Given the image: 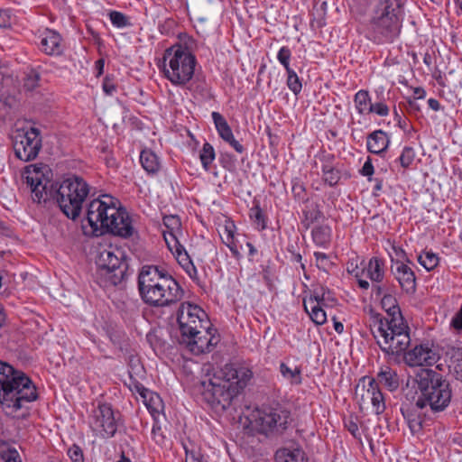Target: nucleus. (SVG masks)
<instances>
[{
  "instance_id": "nucleus-7",
  "label": "nucleus",
  "mask_w": 462,
  "mask_h": 462,
  "mask_svg": "<svg viewBox=\"0 0 462 462\" xmlns=\"http://www.w3.org/2000/svg\"><path fill=\"white\" fill-rule=\"evenodd\" d=\"M405 0H379L366 24L365 37L375 43L393 42L401 31Z\"/></svg>"
},
{
  "instance_id": "nucleus-62",
  "label": "nucleus",
  "mask_w": 462,
  "mask_h": 462,
  "mask_svg": "<svg viewBox=\"0 0 462 462\" xmlns=\"http://www.w3.org/2000/svg\"><path fill=\"white\" fill-rule=\"evenodd\" d=\"M394 115H395V116H399L398 112H397L396 109H394Z\"/></svg>"
},
{
  "instance_id": "nucleus-30",
  "label": "nucleus",
  "mask_w": 462,
  "mask_h": 462,
  "mask_svg": "<svg viewBox=\"0 0 462 462\" xmlns=\"http://www.w3.org/2000/svg\"><path fill=\"white\" fill-rule=\"evenodd\" d=\"M306 299H315V302H319V305L324 308L333 307L337 300L334 294L323 287L315 288L312 293Z\"/></svg>"
},
{
  "instance_id": "nucleus-47",
  "label": "nucleus",
  "mask_w": 462,
  "mask_h": 462,
  "mask_svg": "<svg viewBox=\"0 0 462 462\" xmlns=\"http://www.w3.org/2000/svg\"><path fill=\"white\" fill-rule=\"evenodd\" d=\"M314 256L317 266L319 269L327 270L329 267L330 262L328 260V255L325 253L316 252L314 253Z\"/></svg>"
},
{
  "instance_id": "nucleus-41",
  "label": "nucleus",
  "mask_w": 462,
  "mask_h": 462,
  "mask_svg": "<svg viewBox=\"0 0 462 462\" xmlns=\"http://www.w3.org/2000/svg\"><path fill=\"white\" fill-rule=\"evenodd\" d=\"M0 457L4 462H22L18 451L5 445L0 446Z\"/></svg>"
},
{
  "instance_id": "nucleus-56",
  "label": "nucleus",
  "mask_w": 462,
  "mask_h": 462,
  "mask_svg": "<svg viewBox=\"0 0 462 462\" xmlns=\"http://www.w3.org/2000/svg\"><path fill=\"white\" fill-rule=\"evenodd\" d=\"M105 61L103 59H99L95 62V68L97 71V76H100L104 71Z\"/></svg>"
},
{
  "instance_id": "nucleus-45",
  "label": "nucleus",
  "mask_w": 462,
  "mask_h": 462,
  "mask_svg": "<svg viewBox=\"0 0 462 462\" xmlns=\"http://www.w3.org/2000/svg\"><path fill=\"white\" fill-rule=\"evenodd\" d=\"M67 454L72 462H85L83 450L76 444L68 449Z\"/></svg>"
},
{
  "instance_id": "nucleus-16",
  "label": "nucleus",
  "mask_w": 462,
  "mask_h": 462,
  "mask_svg": "<svg viewBox=\"0 0 462 462\" xmlns=\"http://www.w3.org/2000/svg\"><path fill=\"white\" fill-rule=\"evenodd\" d=\"M51 170L42 163L25 167L23 178L30 188L33 201L41 202L47 197V183L50 181Z\"/></svg>"
},
{
  "instance_id": "nucleus-42",
  "label": "nucleus",
  "mask_w": 462,
  "mask_h": 462,
  "mask_svg": "<svg viewBox=\"0 0 462 462\" xmlns=\"http://www.w3.org/2000/svg\"><path fill=\"white\" fill-rule=\"evenodd\" d=\"M111 23L117 28H124L130 25L127 16L118 11H111L109 13Z\"/></svg>"
},
{
  "instance_id": "nucleus-11",
  "label": "nucleus",
  "mask_w": 462,
  "mask_h": 462,
  "mask_svg": "<svg viewBox=\"0 0 462 462\" xmlns=\"http://www.w3.org/2000/svg\"><path fill=\"white\" fill-rule=\"evenodd\" d=\"M252 430L264 435L282 433L290 424L291 411L281 406L257 408L248 415Z\"/></svg>"
},
{
  "instance_id": "nucleus-54",
  "label": "nucleus",
  "mask_w": 462,
  "mask_h": 462,
  "mask_svg": "<svg viewBox=\"0 0 462 462\" xmlns=\"http://www.w3.org/2000/svg\"><path fill=\"white\" fill-rule=\"evenodd\" d=\"M348 431L353 435V436H356V434L358 433L359 431V429H358V426L356 422L350 420L347 424H346Z\"/></svg>"
},
{
  "instance_id": "nucleus-46",
  "label": "nucleus",
  "mask_w": 462,
  "mask_h": 462,
  "mask_svg": "<svg viewBox=\"0 0 462 462\" xmlns=\"http://www.w3.org/2000/svg\"><path fill=\"white\" fill-rule=\"evenodd\" d=\"M360 174L367 177V180L369 181L372 180V176L374 173V168L372 162V159L370 157H367L366 161L365 162L362 169L359 171Z\"/></svg>"
},
{
  "instance_id": "nucleus-4",
  "label": "nucleus",
  "mask_w": 462,
  "mask_h": 462,
  "mask_svg": "<svg viewBox=\"0 0 462 462\" xmlns=\"http://www.w3.org/2000/svg\"><path fill=\"white\" fill-rule=\"evenodd\" d=\"M142 300L152 307H166L180 300L182 291L175 279L157 266H143L138 275Z\"/></svg>"
},
{
  "instance_id": "nucleus-3",
  "label": "nucleus",
  "mask_w": 462,
  "mask_h": 462,
  "mask_svg": "<svg viewBox=\"0 0 462 462\" xmlns=\"http://www.w3.org/2000/svg\"><path fill=\"white\" fill-rule=\"evenodd\" d=\"M38 393L32 381L22 371L0 361V406L13 418L29 414L28 404L36 401Z\"/></svg>"
},
{
  "instance_id": "nucleus-9",
  "label": "nucleus",
  "mask_w": 462,
  "mask_h": 462,
  "mask_svg": "<svg viewBox=\"0 0 462 462\" xmlns=\"http://www.w3.org/2000/svg\"><path fill=\"white\" fill-rule=\"evenodd\" d=\"M89 193V186L81 177L72 175L63 179L56 192V200L62 212L72 219L80 214L82 204Z\"/></svg>"
},
{
  "instance_id": "nucleus-25",
  "label": "nucleus",
  "mask_w": 462,
  "mask_h": 462,
  "mask_svg": "<svg viewBox=\"0 0 462 462\" xmlns=\"http://www.w3.org/2000/svg\"><path fill=\"white\" fill-rule=\"evenodd\" d=\"M304 310L316 325H323L327 321V314L324 307L315 302V299H303Z\"/></svg>"
},
{
  "instance_id": "nucleus-2",
  "label": "nucleus",
  "mask_w": 462,
  "mask_h": 462,
  "mask_svg": "<svg viewBox=\"0 0 462 462\" xmlns=\"http://www.w3.org/2000/svg\"><path fill=\"white\" fill-rule=\"evenodd\" d=\"M86 219L90 227L86 234L99 236L108 232L127 238L135 232L129 213L117 199L110 195H102L91 200L87 208Z\"/></svg>"
},
{
  "instance_id": "nucleus-28",
  "label": "nucleus",
  "mask_w": 462,
  "mask_h": 462,
  "mask_svg": "<svg viewBox=\"0 0 462 462\" xmlns=\"http://www.w3.org/2000/svg\"><path fill=\"white\" fill-rule=\"evenodd\" d=\"M366 276L375 282H381L385 273V263L383 259L372 257L366 267Z\"/></svg>"
},
{
  "instance_id": "nucleus-50",
  "label": "nucleus",
  "mask_w": 462,
  "mask_h": 462,
  "mask_svg": "<svg viewBox=\"0 0 462 462\" xmlns=\"http://www.w3.org/2000/svg\"><path fill=\"white\" fill-rule=\"evenodd\" d=\"M39 82V76L34 74L32 76H29L25 81H24V88H26L28 90L34 89Z\"/></svg>"
},
{
  "instance_id": "nucleus-58",
  "label": "nucleus",
  "mask_w": 462,
  "mask_h": 462,
  "mask_svg": "<svg viewBox=\"0 0 462 462\" xmlns=\"http://www.w3.org/2000/svg\"><path fill=\"white\" fill-rule=\"evenodd\" d=\"M333 323H334L333 325H334L335 330L338 334L343 333V331H344V325L340 321L337 320L335 318H333Z\"/></svg>"
},
{
  "instance_id": "nucleus-60",
  "label": "nucleus",
  "mask_w": 462,
  "mask_h": 462,
  "mask_svg": "<svg viewBox=\"0 0 462 462\" xmlns=\"http://www.w3.org/2000/svg\"><path fill=\"white\" fill-rule=\"evenodd\" d=\"M376 184L374 186V189L381 190L383 186V181L381 180H375Z\"/></svg>"
},
{
  "instance_id": "nucleus-13",
  "label": "nucleus",
  "mask_w": 462,
  "mask_h": 462,
  "mask_svg": "<svg viewBox=\"0 0 462 462\" xmlns=\"http://www.w3.org/2000/svg\"><path fill=\"white\" fill-rule=\"evenodd\" d=\"M120 412L106 402H97L88 415V426L94 436L100 439H110L117 431Z\"/></svg>"
},
{
  "instance_id": "nucleus-1",
  "label": "nucleus",
  "mask_w": 462,
  "mask_h": 462,
  "mask_svg": "<svg viewBox=\"0 0 462 462\" xmlns=\"http://www.w3.org/2000/svg\"><path fill=\"white\" fill-rule=\"evenodd\" d=\"M385 315L372 314L370 330L381 349L388 355L402 353L411 343L409 327L403 319L396 298L392 294L381 300Z\"/></svg>"
},
{
  "instance_id": "nucleus-38",
  "label": "nucleus",
  "mask_w": 462,
  "mask_h": 462,
  "mask_svg": "<svg viewBox=\"0 0 462 462\" xmlns=\"http://www.w3.org/2000/svg\"><path fill=\"white\" fill-rule=\"evenodd\" d=\"M249 217L259 230L266 228V217L259 205H255L250 209Z\"/></svg>"
},
{
  "instance_id": "nucleus-37",
  "label": "nucleus",
  "mask_w": 462,
  "mask_h": 462,
  "mask_svg": "<svg viewBox=\"0 0 462 462\" xmlns=\"http://www.w3.org/2000/svg\"><path fill=\"white\" fill-rule=\"evenodd\" d=\"M322 179L329 186H335L340 180V172L331 164L322 166Z\"/></svg>"
},
{
  "instance_id": "nucleus-35",
  "label": "nucleus",
  "mask_w": 462,
  "mask_h": 462,
  "mask_svg": "<svg viewBox=\"0 0 462 462\" xmlns=\"http://www.w3.org/2000/svg\"><path fill=\"white\" fill-rule=\"evenodd\" d=\"M216 159L214 147L209 143H205L199 152V160L203 169L209 171Z\"/></svg>"
},
{
  "instance_id": "nucleus-57",
  "label": "nucleus",
  "mask_w": 462,
  "mask_h": 462,
  "mask_svg": "<svg viewBox=\"0 0 462 462\" xmlns=\"http://www.w3.org/2000/svg\"><path fill=\"white\" fill-rule=\"evenodd\" d=\"M428 105H429V106H430L432 110H434V111H439V110L440 109V104H439V102L437 99H435V98H430V99L428 100Z\"/></svg>"
},
{
  "instance_id": "nucleus-10",
  "label": "nucleus",
  "mask_w": 462,
  "mask_h": 462,
  "mask_svg": "<svg viewBox=\"0 0 462 462\" xmlns=\"http://www.w3.org/2000/svg\"><path fill=\"white\" fill-rule=\"evenodd\" d=\"M363 384V393L361 402H371L375 414L380 415L384 412L386 405L384 396L379 387V383L386 387L389 391H395L400 384L397 373L389 366H385L377 374V378L365 376L361 379Z\"/></svg>"
},
{
  "instance_id": "nucleus-14",
  "label": "nucleus",
  "mask_w": 462,
  "mask_h": 462,
  "mask_svg": "<svg viewBox=\"0 0 462 462\" xmlns=\"http://www.w3.org/2000/svg\"><path fill=\"white\" fill-rule=\"evenodd\" d=\"M12 141L15 156L23 162L34 160L42 148L41 133L32 126L15 128Z\"/></svg>"
},
{
  "instance_id": "nucleus-12",
  "label": "nucleus",
  "mask_w": 462,
  "mask_h": 462,
  "mask_svg": "<svg viewBox=\"0 0 462 462\" xmlns=\"http://www.w3.org/2000/svg\"><path fill=\"white\" fill-rule=\"evenodd\" d=\"M163 238L168 249L175 257L179 264L190 278L197 275L198 272L184 246L180 243L182 236L181 222L178 216L169 215L163 217Z\"/></svg>"
},
{
  "instance_id": "nucleus-6",
  "label": "nucleus",
  "mask_w": 462,
  "mask_h": 462,
  "mask_svg": "<svg viewBox=\"0 0 462 462\" xmlns=\"http://www.w3.org/2000/svg\"><path fill=\"white\" fill-rule=\"evenodd\" d=\"M192 40L188 38L184 42L180 40L170 46L156 63L163 77L173 86L183 87L194 76L197 59L189 46Z\"/></svg>"
},
{
  "instance_id": "nucleus-59",
  "label": "nucleus",
  "mask_w": 462,
  "mask_h": 462,
  "mask_svg": "<svg viewBox=\"0 0 462 462\" xmlns=\"http://www.w3.org/2000/svg\"><path fill=\"white\" fill-rule=\"evenodd\" d=\"M246 246L248 247L249 249V254L251 256H254L255 254H256V249L255 247L250 243V242H247L246 243Z\"/></svg>"
},
{
  "instance_id": "nucleus-15",
  "label": "nucleus",
  "mask_w": 462,
  "mask_h": 462,
  "mask_svg": "<svg viewBox=\"0 0 462 462\" xmlns=\"http://www.w3.org/2000/svg\"><path fill=\"white\" fill-rule=\"evenodd\" d=\"M177 320L182 337L188 335H194L199 329L207 328L209 324L208 314L203 309L196 304L183 302L180 304Z\"/></svg>"
},
{
  "instance_id": "nucleus-24",
  "label": "nucleus",
  "mask_w": 462,
  "mask_h": 462,
  "mask_svg": "<svg viewBox=\"0 0 462 462\" xmlns=\"http://www.w3.org/2000/svg\"><path fill=\"white\" fill-rule=\"evenodd\" d=\"M389 134L383 130H374L367 135L366 149L369 152L382 154L385 152L390 145Z\"/></svg>"
},
{
  "instance_id": "nucleus-48",
  "label": "nucleus",
  "mask_w": 462,
  "mask_h": 462,
  "mask_svg": "<svg viewBox=\"0 0 462 462\" xmlns=\"http://www.w3.org/2000/svg\"><path fill=\"white\" fill-rule=\"evenodd\" d=\"M102 88L104 92L109 96L113 95L116 91V85L115 84L113 79L108 76L104 79Z\"/></svg>"
},
{
  "instance_id": "nucleus-61",
  "label": "nucleus",
  "mask_w": 462,
  "mask_h": 462,
  "mask_svg": "<svg viewBox=\"0 0 462 462\" xmlns=\"http://www.w3.org/2000/svg\"><path fill=\"white\" fill-rule=\"evenodd\" d=\"M456 6L462 11V0H454Z\"/></svg>"
},
{
  "instance_id": "nucleus-26",
  "label": "nucleus",
  "mask_w": 462,
  "mask_h": 462,
  "mask_svg": "<svg viewBox=\"0 0 462 462\" xmlns=\"http://www.w3.org/2000/svg\"><path fill=\"white\" fill-rule=\"evenodd\" d=\"M140 395L152 416L156 417L159 415L163 409V403L161 397L157 393L147 389H143L140 392Z\"/></svg>"
},
{
  "instance_id": "nucleus-44",
  "label": "nucleus",
  "mask_w": 462,
  "mask_h": 462,
  "mask_svg": "<svg viewBox=\"0 0 462 462\" xmlns=\"http://www.w3.org/2000/svg\"><path fill=\"white\" fill-rule=\"evenodd\" d=\"M370 115L374 114L380 117L388 116L390 114V107L384 100H380L375 103H372Z\"/></svg>"
},
{
  "instance_id": "nucleus-39",
  "label": "nucleus",
  "mask_w": 462,
  "mask_h": 462,
  "mask_svg": "<svg viewBox=\"0 0 462 462\" xmlns=\"http://www.w3.org/2000/svg\"><path fill=\"white\" fill-rule=\"evenodd\" d=\"M287 73V86L289 89L294 94L298 95L302 89V84L297 73L292 69L286 70Z\"/></svg>"
},
{
  "instance_id": "nucleus-49",
  "label": "nucleus",
  "mask_w": 462,
  "mask_h": 462,
  "mask_svg": "<svg viewBox=\"0 0 462 462\" xmlns=\"http://www.w3.org/2000/svg\"><path fill=\"white\" fill-rule=\"evenodd\" d=\"M185 462H207L199 452L185 448Z\"/></svg>"
},
{
  "instance_id": "nucleus-21",
  "label": "nucleus",
  "mask_w": 462,
  "mask_h": 462,
  "mask_svg": "<svg viewBox=\"0 0 462 462\" xmlns=\"http://www.w3.org/2000/svg\"><path fill=\"white\" fill-rule=\"evenodd\" d=\"M393 262L392 272L394 278L399 282L402 291L406 293L412 294L416 291V275L411 264V262H404L401 259L393 260L390 254Z\"/></svg>"
},
{
  "instance_id": "nucleus-29",
  "label": "nucleus",
  "mask_w": 462,
  "mask_h": 462,
  "mask_svg": "<svg viewBox=\"0 0 462 462\" xmlns=\"http://www.w3.org/2000/svg\"><path fill=\"white\" fill-rule=\"evenodd\" d=\"M372 103L371 96L365 89L358 90L354 96L355 108L360 116L370 115Z\"/></svg>"
},
{
  "instance_id": "nucleus-43",
  "label": "nucleus",
  "mask_w": 462,
  "mask_h": 462,
  "mask_svg": "<svg viewBox=\"0 0 462 462\" xmlns=\"http://www.w3.org/2000/svg\"><path fill=\"white\" fill-rule=\"evenodd\" d=\"M291 58V49L288 46H282L277 53V60L283 66L285 70H289L291 69L290 66Z\"/></svg>"
},
{
  "instance_id": "nucleus-8",
  "label": "nucleus",
  "mask_w": 462,
  "mask_h": 462,
  "mask_svg": "<svg viewBox=\"0 0 462 462\" xmlns=\"http://www.w3.org/2000/svg\"><path fill=\"white\" fill-rule=\"evenodd\" d=\"M418 383L420 390L416 406L423 409L430 406L432 411H443L450 402L452 392L449 383L441 374L422 369L418 374Z\"/></svg>"
},
{
  "instance_id": "nucleus-31",
  "label": "nucleus",
  "mask_w": 462,
  "mask_h": 462,
  "mask_svg": "<svg viewBox=\"0 0 462 462\" xmlns=\"http://www.w3.org/2000/svg\"><path fill=\"white\" fill-rule=\"evenodd\" d=\"M280 373L291 385H300L302 383V371L300 366L290 367L285 363H281Z\"/></svg>"
},
{
  "instance_id": "nucleus-52",
  "label": "nucleus",
  "mask_w": 462,
  "mask_h": 462,
  "mask_svg": "<svg viewBox=\"0 0 462 462\" xmlns=\"http://www.w3.org/2000/svg\"><path fill=\"white\" fill-rule=\"evenodd\" d=\"M10 16L6 11L0 10V28L10 25Z\"/></svg>"
},
{
  "instance_id": "nucleus-51",
  "label": "nucleus",
  "mask_w": 462,
  "mask_h": 462,
  "mask_svg": "<svg viewBox=\"0 0 462 462\" xmlns=\"http://www.w3.org/2000/svg\"><path fill=\"white\" fill-rule=\"evenodd\" d=\"M347 271L350 273H353L357 278V283H358L360 288H362L364 290H367L369 288V282L367 281L363 280V279L360 278L359 272L356 270V268L353 269V270H350L348 268Z\"/></svg>"
},
{
  "instance_id": "nucleus-17",
  "label": "nucleus",
  "mask_w": 462,
  "mask_h": 462,
  "mask_svg": "<svg viewBox=\"0 0 462 462\" xmlns=\"http://www.w3.org/2000/svg\"><path fill=\"white\" fill-rule=\"evenodd\" d=\"M190 352L200 355L210 352L219 342V335L217 329L209 323L207 328L194 332V335H188L183 337Z\"/></svg>"
},
{
  "instance_id": "nucleus-18",
  "label": "nucleus",
  "mask_w": 462,
  "mask_h": 462,
  "mask_svg": "<svg viewBox=\"0 0 462 462\" xmlns=\"http://www.w3.org/2000/svg\"><path fill=\"white\" fill-rule=\"evenodd\" d=\"M36 45L48 56H60L63 53L64 43L61 35L50 28L39 29L35 33Z\"/></svg>"
},
{
  "instance_id": "nucleus-55",
  "label": "nucleus",
  "mask_w": 462,
  "mask_h": 462,
  "mask_svg": "<svg viewBox=\"0 0 462 462\" xmlns=\"http://www.w3.org/2000/svg\"><path fill=\"white\" fill-rule=\"evenodd\" d=\"M392 249L393 251L394 252L395 254V256L397 258H404L405 256V252L402 248H401L400 246H397L395 245L394 244L392 245Z\"/></svg>"
},
{
  "instance_id": "nucleus-40",
  "label": "nucleus",
  "mask_w": 462,
  "mask_h": 462,
  "mask_svg": "<svg viewBox=\"0 0 462 462\" xmlns=\"http://www.w3.org/2000/svg\"><path fill=\"white\" fill-rule=\"evenodd\" d=\"M416 157V152L412 147L406 146L402 149L401 155L398 160L400 162L401 166L403 169L410 168Z\"/></svg>"
},
{
  "instance_id": "nucleus-20",
  "label": "nucleus",
  "mask_w": 462,
  "mask_h": 462,
  "mask_svg": "<svg viewBox=\"0 0 462 462\" xmlns=\"http://www.w3.org/2000/svg\"><path fill=\"white\" fill-rule=\"evenodd\" d=\"M402 354L403 360L409 366H431L439 358L437 353L428 344L417 345L409 351L405 349L401 353Z\"/></svg>"
},
{
  "instance_id": "nucleus-27",
  "label": "nucleus",
  "mask_w": 462,
  "mask_h": 462,
  "mask_svg": "<svg viewBox=\"0 0 462 462\" xmlns=\"http://www.w3.org/2000/svg\"><path fill=\"white\" fill-rule=\"evenodd\" d=\"M140 162L143 170L149 174L157 173L161 168L159 157L149 149L141 152Z\"/></svg>"
},
{
  "instance_id": "nucleus-34",
  "label": "nucleus",
  "mask_w": 462,
  "mask_h": 462,
  "mask_svg": "<svg viewBox=\"0 0 462 462\" xmlns=\"http://www.w3.org/2000/svg\"><path fill=\"white\" fill-rule=\"evenodd\" d=\"M448 355L450 358L449 366L453 368L456 377L462 381V347H451Z\"/></svg>"
},
{
  "instance_id": "nucleus-23",
  "label": "nucleus",
  "mask_w": 462,
  "mask_h": 462,
  "mask_svg": "<svg viewBox=\"0 0 462 462\" xmlns=\"http://www.w3.org/2000/svg\"><path fill=\"white\" fill-rule=\"evenodd\" d=\"M216 130L219 136L227 143L236 152L243 153L244 146L234 137L233 132L225 117L218 112L211 114Z\"/></svg>"
},
{
  "instance_id": "nucleus-5",
  "label": "nucleus",
  "mask_w": 462,
  "mask_h": 462,
  "mask_svg": "<svg viewBox=\"0 0 462 462\" xmlns=\"http://www.w3.org/2000/svg\"><path fill=\"white\" fill-rule=\"evenodd\" d=\"M253 377L251 369L241 364H226L203 382L205 398L208 402L230 401L238 395Z\"/></svg>"
},
{
  "instance_id": "nucleus-33",
  "label": "nucleus",
  "mask_w": 462,
  "mask_h": 462,
  "mask_svg": "<svg viewBox=\"0 0 462 462\" xmlns=\"http://www.w3.org/2000/svg\"><path fill=\"white\" fill-rule=\"evenodd\" d=\"M312 238L317 245L326 247L331 239V228L328 226H319L312 230Z\"/></svg>"
},
{
  "instance_id": "nucleus-19",
  "label": "nucleus",
  "mask_w": 462,
  "mask_h": 462,
  "mask_svg": "<svg viewBox=\"0 0 462 462\" xmlns=\"http://www.w3.org/2000/svg\"><path fill=\"white\" fill-rule=\"evenodd\" d=\"M125 253L121 248L110 245L100 252L97 264L101 270L122 276L125 271Z\"/></svg>"
},
{
  "instance_id": "nucleus-22",
  "label": "nucleus",
  "mask_w": 462,
  "mask_h": 462,
  "mask_svg": "<svg viewBox=\"0 0 462 462\" xmlns=\"http://www.w3.org/2000/svg\"><path fill=\"white\" fill-rule=\"evenodd\" d=\"M218 233L222 243L228 247L236 259L241 258L242 244L238 241L239 234L236 232V226L230 218H226L219 225Z\"/></svg>"
},
{
  "instance_id": "nucleus-53",
  "label": "nucleus",
  "mask_w": 462,
  "mask_h": 462,
  "mask_svg": "<svg viewBox=\"0 0 462 462\" xmlns=\"http://www.w3.org/2000/svg\"><path fill=\"white\" fill-rule=\"evenodd\" d=\"M413 97L416 99H423L426 97V91L421 87L411 88Z\"/></svg>"
},
{
  "instance_id": "nucleus-36",
  "label": "nucleus",
  "mask_w": 462,
  "mask_h": 462,
  "mask_svg": "<svg viewBox=\"0 0 462 462\" xmlns=\"http://www.w3.org/2000/svg\"><path fill=\"white\" fill-rule=\"evenodd\" d=\"M418 262L427 271L434 270L439 263V256L431 251H423L418 256Z\"/></svg>"
},
{
  "instance_id": "nucleus-32",
  "label": "nucleus",
  "mask_w": 462,
  "mask_h": 462,
  "mask_svg": "<svg viewBox=\"0 0 462 462\" xmlns=\"http://www.w3.org/2000/svg\"><path fill=\"white\" fill-rule=\"evenodd\" d=\"M276 462H305L304 453L301 449L296 448L293 450L282 448L275 454Z\"/></svg>"
}]
</instances>
